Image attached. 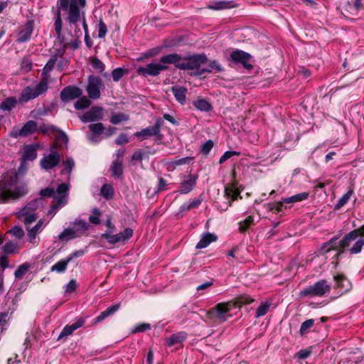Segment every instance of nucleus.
Instances as JSON below:
<instances>
[{"instance_id": "nucleus-1", "label": "nucleus", "mask_w": 364, "mask_h": 364, "mask_svg": "<svg viewBox=\"0 0 364 364\" xmlns=\"http://www.w3.org/2000/svg\"><path fill=\"white\" fill-rule=\"evenodd\" d=\"M86 0H58L56 4V12L54 18V29L57 38L60 39L63 36V20L68 23L70 28L75 27L74 35L77 38L82 36V32L80 25L85 31V39L87 43L89 40L88 26L86 21L84 8Z\"/></svg>"}, {"instance_id": "nucleus-2", "label": "nucleus", "mask_w": 364, "mask_h": 364, "mask_svg": "<svg viewBox=\"0 0 364 364\" xmlns=\"http://www.w3.org/2000/svg\"><path fill=\"white\" fill-rule=\"evenodd\" d=\"M363 246L364 225L348 232L339 242L337 241V238H332L328 242L323 244L321 247V252L324 254L331 250H335L337 251V256L345 251H348L351 255H355L360 252Z\"/></svg>"}, {"instance_id": "nucleus-3", "label": "nucleus", "mask_w": 364, "mask_h": 364, "mask_svg": "<svg viewBox=\"0 0 364 364\" xmlns=\"http://www.w3.org/2000/svg\"><path fill=\"white\" fill-rule=\"evenodd\" d=\"M18 181V176L16 173H5L1 176L0 181V201L6 203L9 200L17 199L26 193V190L23 186L16 187L12 189Z\"/></svg>"}, {"instance_id": "nucleus-4", "label": "nucleus", "mask_w": 364, "mask_h": 364, "mask_svg": "<svg viewBox=\"0 0 364 364\" xmlns=\"http://www.w3.org/2000/svg\"><path fill=\"white\" fill-rule=\"evenodd\" d=\"M164 62L172 63L179 70H197L198 72L201 70V65L208 62V58L205 54L181 56L178 53H171L168 54Z\"/></svg>"}, {"instance_id": "nucleus-5", "label": "nucleus", "mask_w": 364, "mask_h": 364, "mask_svg": "<svg viewBox=\"0 0 364 364\" xmlns=\"http://www.w3.org/2000/svg\"><path fill=\"white\" fill-rule=\"evenodd\" d=\"M235 308H237V304L232 300L220 302L207 311V317L210 319L215 318L220 322H225L231 316L230 312Z\"/></svg>"}, {"instance_id": "nucleus-6", "label": "nucleus", "mask_w": 364, "mask_h": 364, "mask_svg": "<svg viewBox=\"0 0 364 364\" xmlns=\"http://www.w3.org/2000/svg\"><path fill=\"white\" fill-rule=\"evenodd\" d=\"M331 291V285L325 279H321L310 285L299 292V296L304 297H322L327 296Z\"/></svg>"}, {"instance_id": "nucleus-7", "label": "nucleus", "mask_w": 364, "mask_h": 364, "mask_svg": "<svg viewBox=\"0 0 364 364\" xmlns=\"http://www.w3.org/2000/svg\"><path fill=\"white\" fill-rule=\"evenodd\" d=\"M41 205V198H36L28 203L27 205L17 213L18 219H20L26 226L31 225L37 220L38 215L36 211Z\"/></svg>"}, {"instance_id": "nucleus-8", "label": "nucleus", "mask_w": 364, "mask_h": 364, "mask_svg": "<svg viewBox=\"0 0 364 364\" xmlns=\"http://www.w3.org/2000/svg\"><path fill=\"white\" fill-rule=\"evenodd\" d=\"M48 82L46 79H41V81L35 86H27L25 87L19 96V102L26 103L33 100L41 95L44 94L48 90Z\"/></svg>"}, {"instance_id": "nucleus-9", "label": "nucleus", "mask_w": 364, "mask_h": 364, "mask_svg": "<svg viewBox=\"0 0 364 364\" xmlns=\"http://www.w3.org/2000/svg\"><path fill=\"white\" fill-rule=\"evenodd\" d=\"M168 57V55L162 56L159 59V63H151L148 64L146 67H139L137 69V73L144 76H157L161 71L166 70L168 68L169 64L172 63H166L164 59Z\"/></svg>"}, {"instance_id": "nucleus-10", "label": "nucleus", "mask_w": 364, "mask_h": 364, "mask_svg": "<svg viewBox=\"0 0 364 364\" xmlns=\"http://www.w3.org/2000/svg\"><path fill=\"white\" fill-rule=\"evenodd\" d=\"M103 86V82L101 78L97 76L90 75L88 78V82L86 87L88 97L92 100L99 99Z\"/></svg>"}, {"instance_id": "nucleus-11", "label": "nucleus", "mask_w": 364, "mask_h": 364, "mask_svg": "<svg viewBox=\"0 0 364 364\" xmlns=\"http://www.w3.org/2000/svg\"><path fill=\"white\" fill-rule=\"evenodd\" d=\"M60 161V154L55 149H51L48 155L41 159L40 165L43 169L48 171L58 166Z\"/></svg>"}, {"instance_id": "nucleus-12", "label": "nucleus", "mask_w": 364, "mask_h": 364, "mask_svg": "<svg viewBox=\"0 0 364 364\" xmlns=\"http://www.w3.org/2000/svg\"><path fill=\"white\" fill-rule=\"evenodd\" d=\"M333 289L337 291L338 295L348 292L351 288V283L343 274H337L333 276Z\"/></svg>"}, {"instance_id": "nucleus-13", "label": "nucleus", "mask_w": 364, "mask_h": 364, "mask_svg": "<svg viewBox=\"0 0 364 364\" xmlns=\"http://www.w3.org/2000/svg\"><path fill=\"white\" fill-rule=\"evenodd\" d=\"M133 235V230L130 228H125L123 231L113 235L107 234V242L110 245L117 243L125 244Z\"/></svg>"}, {"instance_id": "nucleus-14", "label": "nucleus", "mask_w": 364, "mask_h": 364, "mask_svg": "<svg viewBox=\"0 0 364 364\" xmlns=\"http://www.w3.org/2000/svg\"><path fill=\"white\" fill-rule=\"evenodd\" d=\"M103 109L100 107H92L83 114L79 115V118L84 123L96 122L102 118Z\"/></svg>"}, {"instance_id": "nucleus-15", "label": "nucleus", "mask_w": 364, "mask_h": 364, "mask_svg": "<svg viewBox=\"0 0 364 364\" xmlns=\"http://www.w3.org/2000/svg\"><path fill=\"white\" fill-rule=\"evenodd\" d=\"M232 60L237 63H241L245 68L250 70L252 65L250 63L251 55L242 50H234L230 54Z\"/></svg>"}, {"instance_id": "nucleus-16", "label": "nucleus", "mask_w": 364, "mask_h": 364, "mask_svg": "<svg viewBox=\"0 0 364 364\" xmlns=\"http://www.w3.org/2000/svg\"><path fill=\"white\" fill-rule=\"evenodd\" d=\"M33 31V21H27L20 28L17 34L16 41L24 43L28 41Z\"/></svg>"}, {"instance_id": "nucleus-17", "label": "nucleus", "mask_w": 364, "mask_h": 364, "mask_svg": "<svg viewBox=\"0 0 364 364\" xmlns=\"http://www.w3.org/2000/svg\"><path fill=\"white\" fill-rule=\"evenodd\" d=\"M198 176L193 174H188L183 177L180 184L179 193L186 194L191 192L196 184Z\"/></svg>"}, {"instance_id": "nucleus-18", "label": "nucleus", "mask_w": 364, "mask_h": 364, "mask_svg": "<svg viewBox=\"0 0 364 364\" xmlns=\"http://www.w3.org/2000/svg\"><path fill=\"white\" fill-rule=\"evenodd\" d=\"M64 53V50H58L57 53L53 54L50 56V58L47 62L46 65L44 66L42 72L43 77L42 79H46L48 82V79L50 77V72L53 69L57 60L58 58L61 57Z\"/></svg>"}, {"instance_id": "nucleus-19", "label": "nucleus", "mask_w": 364, "mask_h": 364, "mask_svg": "<svg viewBox=\"0 0 364 364\" xmlns=\"http://www.w3.org/2000/svg\"><path fill=\"white\" fill-rule=\"evenodd\" d=\"M82 92L77 87L68 86L60 92V98L63 102H68L81 96Z\"/></svg>"}, {"instance_id": "nucleus-20", "label": "nucleus", "mask_w": 364, "mask_h": 364, "mask_svg": "<svg viewBox=\"0 0 364 364\" xmlns=\"http://www.w3.org/2000/svg\"><path fill=\"white\" fill-rule=\"evenodd\" d=\"M85 323V318L80 317L73 323L65 326L58 336V340L71 335L73 331L82 327Z\"/></svg>"}, {"instance_id": "nucleus-21", "label": "nucleus", "mask_w": 364, "mask_h": 364, "mask_svg": "<svg viewBox=\"0 0 364 364\" xmlns=\"http://www.w3.org/2000/svg\"><path fill=\"white\" fill-rule=\"evenodd\" d=\"M37 129V124L33 120L28 121L22 128L18 131V133L13 134V136H28V135L34 133Z\"/></svg>"}, {"instance_id": "nucleus-22", "label": "nucleus", "mask_w": 364, "mask_h": 364, "mask_svg": "<svg viewBox=\"0 0 364 364\" xmlns=\"http://www.w3.org/2000/svg\"><path fill=\"white\" fill-rule=\"evenodd\" d=\"M218 240L216 235L210 232H206L201 235L200 241L197 243L196 249H203L208 247L211 242Z\"/></svg>"}, {"instance_id": "nucleus-23", "label": "nucleus", "mask_w": 364, "mask_h": 364, "mask_svg": "<svg viewBox=\"0 0 364 364\" xmlns=\"http://www.w3.org/2000/svg\"><path fill=\"white\" fill-rule=\"evenodd\" d=\"M119 307H120V304H113V305L110 306L109 307L106 309L105 311H102L100 314V315L97 316L95 318L93 324H97V323L102 321L107 317L114 314V313H116L119 310Z\"/></svg>"}, {"instance_id": "nucleus-24", "label": "nucleus", "mask_w": 364, "mask_h": 364, "mask_svg": "<svg viewBox=\"0 0 364 364\" xmlns=\"http://www.w3.org/2000/svg\"><path fill=\"white\" fill-rule=\"evenodd\" d=\"M37 146L34 144L27 145L24 147L21 166L27 161H33L37 157Z\"/></svg>"}, {"instance_id": "nucleus-25", "label": "nucleus", "mask_w": 364, "mask_h": 364, "mask_svg": "<svg viewBox=\"0 0 364 364\" xmlns=\"http://www.w3.org/2000/svg\"><path fill=\"white\" fill-rule=\"evenodd\" d=\"M69 189L67 183H61L57 188V193L59 195L58 197L55 198V202L58 205H63L66 203V194Z\"/></svg>"}, {"instance_id": "nucleus-26", "label": "nucleus", "mask_w": 364, "mask_h": 364, "mask_svg": "<svg viewBox=\"0 0 364 364\" xmlns=\"http://www.w3.org/2000/svg\"><path fill=\"white\" fill-rule=\"evenodd\" d=\"M187 338V334L185 332H178L172 334L170 337L166 339V343L168 346H172L176 344H181Z\"/></svg>"}, {"instance_id": "nucleus-27", "label": "nucleus", "mask_w": 364, "mask_h": 364, "mask_svg": "<svg viewBox=\"0 0 364 364\" xmlns=\"http://www.w3.org/2000/svg\"><path fill=\"white\" fill-rule=\"evenodd\" d=\"M241 191L236 186L234 183H228L225 188V193L228 198H231L232 200H236L238 198H242L240 196Z\"/></svg>"}, {"instance_id": "nucleus-28", "label": "nucleus", "mask_w": 364, "mask_h": 364, "mask_svg": "<svg viewBox=\"0 0 364 364\" xmlns=\"http://www.w3.org/2000/svg\"><path fill=\"white\" fill-rule=\"evenodd\" d=\"M171 89L176 100L181 105H183L186 102L187 89L177 85L173 86Z\"/></svg>"}, {"instance_id": "nucleus-29", "label": "nucleus", "mask_w": 364, "mask_h": 364, "mask_svg": "<svg viewBox=\"0 0 364 364\" xmlns=\"http://www.w3.org/2000/svg\"><path fill=\"white\" fill-rule=\"evenodd\" d=\"M73 227L72 228L76 232L78 237H80L84 232L89 229L88 223L81 219H77L73 223Z\"/></svg>"}, {"instance_id": "nucleus-30", "label": "nucleus", "mask_w": 364, "mask_h": 364, "mask_svg": "<svg viewBox=\"0 0 364 364\" xmlns=\"http://www.w3.org/2000/svg\"><path fill=\"white\" fill-rule=\"evenodd\" d=\"M158 134L157 128H154L152 126L143 129L134 134L136 137L141 138L142 139H146L149 136H156Z\"/></svg>"}, {"instance_id": "nucleus-31", "label": "nucleus", "mask_w": 364, "mask_h": 364, "mask_svg": "<svg viewBox=\"0 0 364 364\" xmlns=\"http://www.w3.org/2000/svg\"><path fill=\"white\" fill-rule=\"evenodd\" d=\"M17 105V99L15 97H9L3 100L0 104V109L4 111H11Z\"/></svg>"}, {"instance_id": "nucleus-32", "label": "nucleus", "mask_w": 364, "mask_h": 364, "mask_svg": "<svg viewBox=\"0 0 364 364\" xmlns=\"http://www.w3.org/2000/svg\"><path fill=\"white\" fill-rule=\"evenodd\" d=\"M112 175L116 178H119L123 174L122 161L117 159L114 161L110 166Z\"/></svg>"}, {"instance_id": "nucleus-33", "label": "nucleus", "mask_w": 364, "mask_h": 364, "mask_svg": "<svg viewBox=\"0 0 364 364\" xmlns=\"http://www.w3.org/2000/svg\"><path fill=\"white\" fill-rule=\"evenodd\" d=\"M309 196V193L303 192V193L296 194V195L292 196L289 198H285L283 199V202L286 204L295 203L301 202V201L308 199Z\"/></svg>"}, {"instance_id": "nucleus-34", "label": "nucleus", "mask_w": 364, "mask_h": 364, "mask_svg": "<svg viewBox=\"0 0 364 364\" xmlns=\"http://www.w3.org/2000/svg\"><path fill=\"white\" fill-rule=\"evenodd\" d=\"M79 237L76 232L72 228H65L59 235L58 239L60 241H68Z\"/></svg>"}, {"instance_id": "nucleus-35", "label": "nucleus", "mask_w": 364, "mask_h": 364, "mask_svg": "<svg viewBox=\"0 0 364 364\" xmlns=\"http://www.w3.org/2000/svg\"><path fill=\"white\" fill-rule=\"evenodd\" d=\"M235 6L234 2L232 1H217L213 4L208 5V8L212 10H223L226 9L233 8Z\"/></svg>"}, {"instance_id": "nucleus-36", "label": "nucleus", "mask_w": 364, "mask_h": 364, "mask_svg": "<svg viewBox=\"0 0 364 364\" xmlns=\"http://www.w3.org/2000/svg\"><path fill=\"white\" fill-rule=\"evenodd\" d=\"M129 119L127 114L122 112H114L111 114L109 121L112 124H118L122 122H127Z\"/></svg>"}, {"instance_id": "nucleus-37", "label": "nucleus", "mask_w": 364, "mask_h": 364, "mask_svg": "<svg viewBox=\"0 0 364 364\" xmlns=\"http://www.w3.org/2000/svg\"><path fill=\"white\" fill-rule=\"evenodd\" d=\"M214 70L218 72H220L223 70L221 65L216 60H213V61L210 62L208 64V68H202L200 71L195 73V75H200L205 73H210Z\"/></svg>"}, {"instance_id": "nucleus-38", "label": "nucleus", "mask_w": 364, "mask_h": 364, "mask_svg": "<svg viewBox=\"0 0 364 364\" xmlns=\"http://www.w3.org/2000/svg\"><path fill=\"white\" fill-rule=\"evenodd\" d=\"M68 263L69 262L67 258L62 259L50 267V271L57 273L65 272L67 269Z\"/></svg>"}, {"instance_id": "nucleus-39", "label": "nucleus", "mask_w": 364, "mask_h": 364, "mask_svg": "<svg viewBox=\"0 0 364 364\" xmlns=\"http://www.w3.org/2000/svg\"><path fill=\"white\" fill-rule=\"evenodd\" d=\"M18 247L16 243L9 241L1 247L4 255L15 254L18 252Z\"/></svg>"}, {"instance_id": "nucleus-40", "label": "nucleus", "mask_w": 364, "mask_h": 364, "mask_svg": "<svg viewBox=\"0 0 364 364\" xmlns=\"http://www.w3.org/2000/svg\"><path fill=\"white\" fill-rule=\"evenodd\" d=\"M194 107L200 111L208 112L212 109L211 105L205 99H198L193 102Z\"/></svg>"}, {"instance_id": "nucleus-41", "label": "nucleus", "mask_w": 364, "mask_h": 364, "mask_svg": "<svg viewBox=\"0 0 364 364\" xmlns=\"http://www.w3.org/2000/svg\"><path fill=\"white\" fill-rule=\"evenodd\" d=\"M201 199L194 198L193 200H190L189 202L183 203L181 206L180 210L181 212L188 211L191 209L197 208L201 204Z\"/></svg>"}, {"instance_id": "nucleus-42", "label": "nucleus", "mask_w": 364, "mask_h": 364, "mask_svg": "<svg viewBox=\"0 0 364 364\" xmlns=\"http://www.w3.org/2000/svg\"><path fill=\"white\" fill-rule=\"evenodd\" d=\"M30 267L31 265L27 262H25L18 266L14 272L15 278L17 279H21L24 277V275L28 272Z\"/></svg>"}, {"instance_id": "nucleus-43", "label": "nucleus", "mask_w": 364, "mask_h": 364, "mask_svg": "<svg viewBox=\"0 0 364 364\" xmlns=\"http://www.w3.org/2000/svg\"><path fill=\"white\" fill-rule=\"evenodd\" d=\"M105 225L107 226V230L104 233L102 234V237L107 242L108 236H107V234L113 235L115 230V225L112 222L111 216L107 217L105 222Z\"/></svg>"}, {"instance_id": "nucleus-44", "label": "nucleus", "mask_w": 364, "mask_h": 364, "mask_svg": "<svg viewBox=\"0 0 364 364\" xmlns=\"http://www.w3.org/2000/svg\"><path fill=\"white\" fill-rule=\"evenodd\" d=\"M63 168L61 171V173L70 175L75 166V161L73 158L68 157L66 160L63 163Z\"/></svg>"}, {"instance_id": "nucleus-45", "label": "nucleus", "mask_w": 364, "mask_h": 364, "mask_svg": "<svg viewBox=\"0 0 364 364\" xmlns=\"http://www.w3.org/2000/svg\"><path fill=\"white\" fill-rule=\"evenodd\" d=\"M91 101L86 97L83 96L80 97L75 103V108L76 109H83L90 106Z\"/></svg>"}, {"instance_id": "nucleus-46", "label": "nucleus", "mask_w": 364, "mask_h": 364, "mask_svg": "<svg viewBox=\"0 0 364 364\" xmlns=\"http://www.w3.org/2000/svg\"><path fill=\"white\" fill-rule=\"evenodd\" d=\"M232 301L235 302V304H237V307H240L242 305L252 303L254 301V299L247 294H243L238 296L237 298Z\"/></svg>"}, {"instance_id": "nucleus-47", "label": "nucleus", "mask_w": 364, "mask_h": 364, "mask_svg": "<svg viewBox=\"0 0 364 364\" xmlns=\"http://www.w3.org/2000/svg\"><path fill=\"white\" fill-rule=\"evenodd\" d=\"M26 229L28 231V237L29 242L31 243H34L36 235L42 231V228H40L39 225H36L33 228L31 229H28V228H27Z\"/></svg>"}, {"instance_id": "nucleus-48", "label": "nucleus", "mask_w": 364, "mask_h": 364, "mask_svg": "<svg viewBox=\"0 0 364 364\" xmlns=\"http://www.w3.org/2000/svg\"><path fill=\"white\" fill-rule=\"evenodd\" d=\"M353 193V189H350L346 194H344L336 204L335 208L338 210V209L341 208L343 206H344L349 200Z\"/></svg>"}, {"instance_id": "nucleus-49", "label": "nucleus", "mask_w": 364, "mask_h": 364, "mask_svg": "<svg viewBox=\"0 0 364 364\" xmlns=\"http://www.w3.org/2000/svg\"><path fill=\"white\" fill-rule=\"evenodd\" d=\"M254 224V217L250 215L247 217L243 221L239 223V230L240 232L246 231L249 227Z\"/></svg>"}, {"instance_id": "nucleus-50", "label": "nucleus", "mask_w": 364, "mask_h": 364, "mask_svg": "<svg viewBox=\"0 0 364 364\" xmlns=\"http://www.w3.org/2000/svg\"><path fill=\"white\" fill-rule=\"evenodd\" d=\"M284 203L283 202V200L282 201L279 202H274V203H269L267 204V209L269 211H272L275 213H278L283 210Z\"/></svg>"}, {"instance_id": "nucleus-51", "label": "nucleus", "mask_w": 364, "mask_h": 364, "mask_svg": "<svg viewBox=\"0 0 364 364\" xmlns=\"http://www.w3.org/2000/svg\"><path fill=\"white\" fill-rule=\"evenodd\" d=\"M101 194L104 198L110 199L114 196V189L110 185H103L101 188Z\"/></svg>"}, {"instance_id": "nucleus-52", "label": "nucleus", "mask_w": 364, "mask_h": 364, "mask_svg": "<svg viewBox=\"0 0 364 364\" xmlns=\"http://www.w3.org/2000/svg\"><path fill=\"white\" fill-rule=\"evenodd\" d=\"M127 73V70L117 68L112 72V77L114 82H118Z\"/></svg>"}, {"instance_id": "nucleus-53", "label": "nucleus", "mask_w": 364, "mask_h": 364, "mask_svg": "<svg viewBox=\"0 0 364 364\" xmlns=\"http://www.w3.org/2000/svg\"><path fill=\"white\" fill-rule=\"evenodd\" d=\"M270 305L269 302L262 304L256 311V318L264 316L268 312Z\"/></svg>"}, {"instance_id": "nucleus-54", "label": "nucleus", "mask_w": 364, "mask_h": 364, "mask_svg": "<svg viewBox=\"0 0 364 364\" xmlns=\"http://www.w3.org/2000/svg\"><path fill=\"white\" fill-rule=\"evenodd\" d=\"M90 63L92 68L100 73L105 70V64L97 58H92Z\"/></svg>"}, {"instance_id": "nucleus-55", "label": "nucleus", "mask_w": 364, "mask_h": 364, "mask_svg": "<svg viewBox=\"0 0 364 364\" xmlns=\"http://www.w3.org/2000/svg\"><path fill=\"white\" fill-rule=\"evenodd\" d=\"M89 129L91 133L100 134L103 132L105 127L102 123L98 122L95 124H91L89 125Z\"/></svg>"}, {"instance_id": "nucleus-56", "label": "nucleus", "mask_w": 364, "mask_h": 364, "mask_svg": "<svg viewBox=\"0 0 364 364\" xmlns=\"http://www.w3.org/2000/svg\"><path fill=\"white\" fill-rule=\"evenodd\" d=\"M94 215H90L89 217L90 223L94 225H100L101 221L100 217L101 215V212L97 208H93L92 210Z\"/></svg>"}, {"instance_id": "nucleus-57", "label": "nucleus", "mask_w": 364, "mask_h": 364, "mask_svg": "<svg viewBox=\"0 0 364 364\" xmlns=\"http://www.w3.org/2000/svg\"><path fill=\"white\" fill-rule=\"evenodd\" d=\"M314 323V319H308V320L305 321L304 322H303L301 325L300 330H299L300 334L301 335L305 334L307 332V331L313 326Z\"/></svg>"}, {"instance_id": "nucleus-58", "label": "nucleus", "mask_w": 364, "mask_h": 364, "mask_svg": "<svg viewBox=\"0 0 364 364\" xmlns=\"http://www.w3.org/2000/svg\"><path fill=\"white\" fill-rule=\"evenodd\" d=\"M151 328V325L149 323H139L136 325L132 329V333H136L138 332H144L146 330H149Z\"/></svg>"}, {"instance_id": "nucleus-59", "label": "nucleus", "mask_w": 364, "mask_h": 364, "mask_svg": "<svg viewBox=\"0 0 364 364\" xmlns=\"http://www.w3.org/2000/svg\"><path fill=\"white\" fill-rule=\"evenodd\" d=\"M239 155H240V152L235 151H227L220 158L219 163L223 164L225 161L230 159L233 156H239Z\"/></svg>"}, {"instance_id": "nucleus-60", "label": "nucleus", "mask_w": 364, "mask_h": 364, "mask_svg": "<svg viewBox=\"0 0 364 364\" xmlns=\"http://www.w3.org/2000/svg\"><path fill=\"white\" fill-rule=\"evenodd\" d=\"M107 32V26L100 20L98 25V36L100 38H105Z\"/></svg>"}, {"instance_id": "nucleus-61", "label": "nucleus", "mask_w": 364, "mask_h": 364, "mask_svg": "<svg viewBox=\"0 0 364 364\" xmlns=\"http://www.w3.org/2000/svg\"><path fill=\"white\" fill-rule=\"evenodd\" d=\"M9 312L0 313V328L3 329L9 320Z\"/></svg>"}, {"instance_id": "nucleus-62", "label": "nucleus", "mask_w": 364, "mask_h": 364, "mask_svg": "<svg viewBox=\"0 0 364 364\" xmlns=\"http://www.w3.org/2000/svg\"><path fill=\"white\" fill-rule=\"evenodd\" d=\"M33 67L32 62L28 58H23L21 64V68L25 72H29Z\"/></svg>"}, {"instance_id": "nucleus-63", "label": "nucleus", "mask_w": 364, "mask_h": 364, "mask_svg": "<svg viewBox=\"0 0 364 364\" xmlns=\"http://www.w3.org/2000/svg\"><path fill=\"white\" fill-rule=\"evenodd\" d=\"M213 146V142L211 140H208L204 144L202 145L200 151L203 154L207 155L209 154Z\"/></svg>"}, {"instance_id": "nucleus-64", "label": "nucleus", "mask_w": 364, "mask_h": 364, "mask_svg": "<svg viewBox=\"0 0 364 364\" xmlns=\"http://www.w3.org/2000/svg\"><path fill=\"white\" fill-rule=\"evenodd\" d=\"M84 254H85L84 250H76V251L72 252L71 254H70L66 258H67L68 261L69 262H70L73 259L83 256Z\"/></svg>"}]
</instances>
